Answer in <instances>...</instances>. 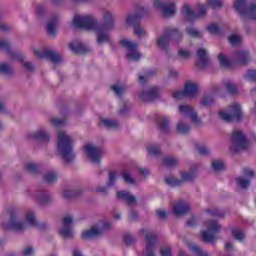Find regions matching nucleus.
Listing matches in <instances>:
<instances>
[{
  "label": "nucleus",
  "mask_w": 256,
  "mask_h": 256,
  "mask_svg": "<svg viewBox=\"0 0 256 256\" xmlns=\"http://www.w3.org/2000/svg\"><path fill=\"white\" fill-rule=\"evenodd\" d=\"M72 27L75 29H94L97 33V42L101 45L107 43L111 37L109 31H113V24L107 25L105 28L97 27V20L91 15H76L72 20Z\"/></svg>",
  "instance_id": "nucleus-1"
},
{
  "label": "nucleus",
  "mask_w": 256,
  "mask_h": 256,
  "mask_svg": "<svg viewBox=\"0 0 256 256\" xmlns=\"http://www.w3.org/2000/svg\"><path fill=\"white\" fill-rule=\"evenodd\" d=\"M8 214L10 215V219L8 222H3L2 227L6 231H24L27 228V225L30 227H38L39 229H45L47 227L46 224H39L37 219H35V213L29 210L25 215V221H18L17 220V210L16 209H9Z\"/></svg>",
  "instance_id": "nucleus-2"
},
{
  "label": "nucleus",
  "mask_w": 256,
  "mask_h": 256,
  "mask_svg": "<svg viewBox=\"0 0 256 256\" xmlns=\"http://www.w3.org/2000/svg\"><path fill=\"white\" fill-rule=\"evenodd\" d=\"M73 143H75L73 135L63 130L58 131L56 149L64 163H73V161H75V157H77L75 150H73Z\"/></svg>",
  "instance_id": "nucleus-3"
},
{
  "label": "nucleus",
  "mask_w": 256,
  "mask_h": 256,
  "mask_svg": "<svg viewBox=\"0 0 256 256\" xmlns=\"http://www.w3.org/2000/svg\"><path fill=\"white\" fill-rule=\"evenodd\" d=\"M82 153L90 163L99 165L103 159V155H105V150L91 142H86L82 146Z\"/></svg>",
  "instance_id": "nucleus-4"
},
{
  "label": "nucleus",
  "mask_w": 256,
  "mask_h": 256,
  "mask_svg": "<svg viewBox=\"0 0 256 256\" xmlns=\"http://www.w3.org/2000/svg\"><path fill=\"white\" fill-rule=\"evenodd\" d=\"M198 169L199 165H194L190 168V171H181L180 179L174 176H168L165 178V181L170 187H182L184 183H189V181H193L197 177Z\"/></svg>",
  "instance_id": "nucleus-5"
},
{
  "label": "nucleus",
  "mask_w": 256,
  "mask_h": 256,
  "mask_svg": "<svg viewBox=\"0 0 256 256\" xmlns=\"http://www.w3.org/2000/svg\"><path fill=\"white\" fill-rule=\"evenodd\" d=\"M251 147V141L247 140L240 130H235L232 133L230 151L237 153V151H243Z\"/></svg>",
  "instance_id": "nucleus-6"
},
{
  "label": "nucleus",
  "mask_w": 256,
  "mask_h": 256,
  "mask_svg": "<svg viewBox=\"0 0 256 256\" xmlns=\"http://www.w3.org/2000/svg\"><path fill=\"white\" fill-rule=\"evenodd\" d=\"M204 225L208 230H202L200 235L205 243H213L217 239L215 235L221 230V225L216 220H207Z\"/></svg>",
  "instance_id": "nucleus-7"
},
{
  "label": "nucleus",
  "mask_w": 256,
  "mask_h": 256,
  "mask_svg": "<svg viewBox=\"0 0 256 256\" xmlns=\"http://www.w3.org/2000/svg\"><path fill=\"white\" fill-rule=\"evenodd\" d=\"M199 85L193 81H187L183 90H176L172 93L174 99H183V97H197Z\"/></svg>",
  "instance_id": "nucleus-8"
},
{
  "label": "nucleus",
  "mask_w": 256,
  "mask_h": 256,
  "mask_svg": "<svg viewBox=\"0 0 256 256\" xmlns=\"http://www.w3.org/2000/svg\"><path fill=\"white\" fill-rule=\"evenodd\" d=\"M219 116L224 121H232V119H236L239 121L243 119V110L241 109V104L233 103L228 107V110H221L219 112Z\"/></svg>",
  "instance_id": "nucleus-9"
},
{
  "label": "nucleus",
  "mask_w": 256,
  "mask_h": 256,
  "mask_svg": "<svg viewBox=\"0 0 256 256\" xmlns=\"http://www.w3.org/2000/svg\"><path fill=\"white\" fill-rule=\"evenodd\" d=\"M120 45H122V47H126V57L128 61H139V59L143 57V54H141L140 51L137 50V47H139V45L136 42L128 39H121Z\"/></svg>",
  "instance_id": "nucleus-10"
},
{
  "label": "nucleus",
  "mask_w": 256,
  "mask_h": 256,
  "mask_svg": "<svg viewBox=\"0 0 256 256\" xmlns=\"http://www.w3.org/2000/svg\"><path fill=\"white\" fill-rule=\"evenodd\" d=\"M31 50L33 51V54L39 59H45L49 57V59H51L54 63H59L61 61V56L59 54L51 50L44 49L39 45H32Z\"/></svg>",
  "instance_id": "nucleus-11"
},
{
  "label": "nucleus",
  "mask_w": 256,
  "mask_h": 256,
  "mask_svg": "<svg viewBox=\"0 0 256 256\" xmlns=\"http://www.w3.org/2000/svg\"><path fill=\"white\" fill-rule=\"evenodd\" d=\"M153 5L155 9L162 11L165 17H171L177 13V2L175 0H170L166 4H163L161 0H153Z\"/></svg>",
  "instance_id": "nucleus-12"
},
{
  "label": "nucleus",
  "mask_w": 256,
  "mask_h": 256,
  "mask_svg": "<svg viewBox=\"0 0 256 256\" xmlns=\"http://www.w3.org/2000/svg\"><path fill=\"white\" fill-rule=\"evenodd\" d=\"M234 7L238 13L243 15L246 19L256 20V4L250 5L245 9V0H237Z\"/></svg>",
  "instance_id": "nucleus-13"
},
{
  "label": "nucleus",
  "mask_w": 256,
  "mask_h": 256,
  "mask_svg": "<svg viewBox=\"0 0 256 256\" xmlns=\"http://www.w3.org/2000/svg\"><path fill=\"white\" fill-rule=\"evenodd\" d=\"M28 139H35L39 143H49L51 141V133L47 127L40 126L35 131L28 133Z\"/></svg>",
  "instance_id": "nucleus-14"
},
{
  "label": "nucleus",
  "mask_w": 256,
  "mask_h": 256,
  "mask_svg": "<svg viewBox=\"0 0 256 256\" xmlns=\"http://www.w3.org/2000/svg\"><path fill=\"white\" fill-rule=\"evenodd\" d=\"M178 111L180 115H185L186 117H189L192 123L194 125L201 124V118H199V115L197 114V111L195 109L187 104H182L178 107Z\"/></svg>",
  "instance_id": "nucleus-15"
},
{
  "label": "nucleus",
  "mask_w": 256,
  "mask_h": 256,
  "mask_svg": "<svg viewBox=\"0 0 256 256\" xmlns=\"http://www.w3.org/2000/svg\"><path fill=\"white\" fill-rule=\"evenodd\" d=\"M161 93L159 86H151L146 91H142L138 94L139 99L142 101H154Z\"/></svg>",
  "instance_id": "nucleus-16"
},
{
  "label": "nucleus",
  "mask_w": 256,
  "mask_h": 256,
  "mask_svg": "<svg viewBox=\"0 0 256 256\" xmlns=\"http://www.w3.org/2000/svg\"><path fill=\"white\" fill-rule=\"evenodd\" d=\"M63 229L60 230V235L64 239H73V231H71V223H73V216H65L62 218Z\"/></svg>",
  "instance_id": "nucleus-17"
},
{
  "label": "nucleus",
  "mask_w": 256,
  "mask_h": 256,
  "mask_svg": "<svg viewBox=\"0 0 256 256\" xmlns=\"http://www.w3.org/2000/svg\"><path fill=\"white\" fill-rule=\"evenodd\" d=\"M146 251L143 256H155L153 246L157 243V234L148 233L145 235Z\"/></svg>",
  "instance_id": "nucleus-18"
},
{
  "label": "nucleus",
  "mask_w": 256,
  "mask_h": 256,
  "mask_svg": "<svg viewBox=\"0 0 256 256\" xmlns=\"http://www.w3.org/2000/svg\"><path fill=\"white\" fill-rule=\"evenodd\" d=\"M181 13L189 23H193V21H197V19H199V16L195 13V10H193V7L190 6V4H184L182 6Z\"/></svg>",
  "instance_id": "nucleus-19"
},
{
  "label": "nucleus",
  "mask_w": 256,
  "mask_h": 256,
  "mask_svg": "<svg viewBox=\"0 0 256 256\" xmlns=\"http://www.w3.org/2000/svg\"><path fill=\"white\" fill-rule=\"evenodd\" d=\"M191 211V206L183 201V199L178 200V202L173 207V213L176 217H181V215H187Z\"/></svg>",
  "instance_id": "nucleus-20"
},
{
  "label": "nucleus",
  "mask_w": 256,
  "mask_h": 256,
  "mask_svg": "<svg viewBox=\"0 0 256 256\" xmlns=\"http://www.w3.org/2000/svg\"><path fill=\"white\" fill-rule=\"evenodd\" d=\"M197 55L199 57V60L197 62V67H199V69H203L206 65H209V54L207 52V49L199 48L197 51Z\"/></svg>",
  "instance_id": "nucleus-21"
},
{
  "label": "nucleus",
  "mask_w": 256,
  "mask_h": 256,
  "mask_svg": "<svg viewBox=\"0 0 256 256\" xmlns=\"http://www.w3.org/2000/svg\"><path fill=\"white\" fill-rule=\"evenodd\" d=\"M117 179H119V173H117L115 171L109 172L107 185L99 187L98 191L105 193V191H107V189H109L111 187V185H115V183H117Z\"/></svg>",
  "instance_id": "nucleus-22"
},
{
  "label": "nucleus",
  "mask_w": 256,
  "mask_h": 256,
  "mask_svg": "<svg viewBox=\"0 0 256 256\" xmlns=\"http://www.w3.org/2000/svg\"><path fill=\"white\" fill-rule=\"evenodd\" d=\"M235 59H236L237 63H239L240 65H245V64L249 63V61H251V55L249 54V51H247V50H239L235 54Z\"/></svg>",
  "instance_id": "nucleus-23"
},
{
  "label": "nucleus",
  "mask_w": 256,
  "mask_h": 256,
  "mask_svg": "<svg viewBox=\"0 0 256 256\" xmlns=\"http://www.w3.org/2000/svg\"><path fill=\"white\" fill-rule=\"evenodd\" d=\"M157 123L161 133H169V131H171V125L169 124V118L167 116H160Z\"/></svg>",
  "instance_id": "nucleus-24"
},
{
  "label": "nucleus",
  "mask_w": 256,
  "mask_h": 256,
  "mask_svg": "<svg viewBox=\"0 0 256 256\" xmlns=\"http://www.w3.org/2000/svg\"><path fill=\"white\" fill-rule=\"evenodd\" d=\"M100 125H102V127H107L108 129H118V127L121 126V123L109 117H102L100 118Z\"/></svg>",
  "instance_id": "nucleus-25"
},
{
  "label": "nucleus",
  "mask_w": 256,
  "mask_h": 256,
  "mask_svg": "<svg viewBox=\"0 0 256 256\" xmlns=\"http://www.w3.org/2000/svg\"><path fill=\"white\" fill-rule=\"evenodd\" d=\"M145 15V9L141 8L137 10L135 13L128 14L126 16L127 25H133V23H137V20L141 19Z\"/></svg>",
  "instance_id": "nucleus-26"
},
{
  "label": "nucleus",
  "mask_w": 256,
  "mask_h": 256,
  "mask_svg": "<svg viewBox=\"0 0 256 256\" xmlns=\"http://www.w3.org/2000/svg\"><path fill=\"white\" fill-rule=\"evenodd\" d=\"M156 45L162 51L169 49V34H162L156 40Z\"/></svg>",
  "instance_id": "nucleus-27"
},
{
  "label": "nucleus",
  "mask_w": 256,
  "mask_h": 256,
  "mask_svg": "<svg viewBox=\"0 0 256 256\" xmlns=\"http://www.w3.org/2000/svg\"><path fill=\"white\" fill-rule=\"evenodd\" d=\"M57 179H59V172L55 169L49 170L43 175L45 183H57Z\"/></svg>",
  "instance_id": "nucleus-28"
},
{
  "label": "nucleus",
  "mask_w": 256,
  "mask_h": 256,
  "mask_svg": "<svg viewBox=\"0 0 256 256\" xmlns=\"http://www.w3.org/2000/svg\"><path fill=\"white\" fill-rule=\"evenodd\" d=\"M101 236V230L97 227H92L89 230H85L81 234L82 239H91L93 237Z\"/></svg>",
  "instance_id": "nucleus-29"
},
{
  "label": "nucleus",
  "mask_w": 256,
  "mask_h": 256,
  "mask_svg": "<svg viewBox=\"0 0 256 256\" xmlns=\"http://www.w3.org/2000/svg\"><path fill=\"white\" fill-rule=\"evenodd\" d=\"M24 170L30 175H37L39 174V164L35 162H26L24 163Z\"/></svg>",
  "instance_id": "nucleus-30"
},
{
  "label": "nucleus",
  "mask_w": 256,
  "mask_h": 256,
  "mask_svg": "<svg viewBox=\"0 0 256 256\" xmlns=\"http://www.w3.org/2000/svg\"><path fill=\"white\" fill-rule=\"evenodd\" d=\"M59 23V16H54L47 24V31L49 35H55L57 33V25Z\"/></svg>",
  "instance_id": "nucleus-31"
},
{
  "label": "nucleus",
  "mask_w": 256,
  "mask_h": 256,
  "mask_svg": "<svg viewBox=\"0 0 256 256\" xmlns=\"http://www.w3.org/2000/svg\"><path fill=\"white\" fill-rule=\"evenodd\" d=\"M38 205H49L53 201L51 194L40 193L36 196Z\"/></svg>",
  "instance_id": "nucleus-32"
},
{
  "label": "nucleus",
  "mask_w": 256,
  "mask_h": 256,
  "mask_svg": "<svg viewBox=\"0 0 256 256\" xmlns=\"http://www.w3.org/2000/svg\"><path fill=\"white\" fill-rule=\"evenodd\" d=\"M122 179L124 183H128V185H137V179L133 177V174H131V170H124L122 172Z\"/></svg>",
  "instance_id": "nucleus-33"
},
{
  "label": "nucleus",
  "mask_w": 256,
  "mask_h": 256,
  "mask_svg": "<svg viewBox=\"0 0 256 256\" xmlns=\"http://www.w3.org/2000/svg\"><path fill=\"white\" fill-rule=\"evenodd\" d=\"M69 47L73 53H85L86 51L85 45L79 41L71 42Z\"/></svg>",
  "instance_id": "nucleus-34"
},
{
  "label": "nucleus",
  "mask_w": 256,
  "mask_h": 256,
  "mask_svg": "<svg viewBox=\"0 0 256 256\" xmlns=\"http://www.w3.org/2000/svg\"><path fill=\"white\" fill-rule=\"evenodd\" d=\"M116 198L128 204L135 203L136 201L135 196L130 195L129 193H117Z\"/></svg>",
  "instance_id": "nucleus-35"
},
{
  "label": "nucleus",
  "mask_w": 256,
  "mask_h": 256,
  "mask_svg": "<svg viewBox=\"0 0 256 256\" xmlns=\"http://www.w3.org/2000/svg\"><path fill=\"white\" fill-rule=\"evenodd\" d=\"M215 103V96L213 94H206L200 101V105L203 107H209V105H213Z\"/></svg>",
  "instance_id": "nucleus-36"
},
{
  "label": "nucleus",
  "mask_w": 256,
  "mask_h": 256,
  "mask_svg": "<svg viewBox=\"0 0 256 256\" xmlns=\"http://www.w3.org/2000/svg\"><path fill=\"white\" fill-rule=\"evenodd\" d=\"M226 168L227 165L225 164V161L221 159H215L212 161V169H214V171H225Z\"/></svg>",
  "instance_id": "nucleus-37"
},
{
  "label": "nucleus",
  "mask_w": 256,
  "mask_h": 256,
  "mask_svg": "<svg viewBox=\"0 0 256 256\" xmlns=\"http://www.w3.org/2000/svg\"><path fill=\"white\" fill-rule=\"evenodd\" d=\"M236 185L239 189H247L251 185V180L245 177H238L236 179Z\"/></svg>",
  "instance_id": "nucleus-38"
},
{
  "label": "nucleus",
  "mask_w": 256,
  "mask_h": 256,
  "mask_svg": "<svg viewBox=\"0 0 256 256\" xmlns=\"http://www.w3.org/2000/svg\"><path fill=\"white\" fill-rule=\"evenodd\" d=\"M146 151L148 155H159V153H161V148L157 144H148L146 146Z\"/></svg>",
  "instance_id": "nucleus-39"
},
{
  "label": "nucleus",
  "mask_w": 256,
  "mask_h": 256,
  "mask_svg": "<svg viewBox=\"0 0 256 256\" xmlns=\"http://www.w3.org/2000/svg\"><path fill=\"white\" fill-rule=\"evenodd\" d=\"M191 129V126L189 124H186L185 121L180 120L176 125V131L178 133H187Z\"/></svg>",
  "instance_id": "nucleus-40"
},
{
  "label": "nucleus",
  "mask_w": 256,
  "mask_h": 256,
  "mask_svg": "<svg viewBox=\"0 0 256 256\" xmlns=\"http://www.w3.org/2000/svg\"><path fill=\"white\" fill-rule=\"evenodd\" d=\"M103 19H104L105 21H111V22H110V23H107V24L104 25V26H99V25L96 24V27H102V28L105 29V27H107V25H113V29H115V23H113V14H112L111 12L105 11V12L103 13Z\"/></svg>",
  "instance_id": "nucleus-41"
},
{
  "label": "nucleus",
  "mask_w": 256,
  "mask_h": 256,
  "mask_svg": "<svg viewBox=\"0 0 256 256\" xmlns=\"http://www.w3.org/2000/svg\"><path fill=\"white\" fill-rule=\"evenodd\" d=\"M206 213H208V215H211L212 217H225V212L217 208H209L206 210Z\"/></svg>",
  "instance_id": "nucleus-42"
},
{
  "label": "nucleus",
  "mask_w": 256,
  "mask_h": 256,
  "mask_svg": "<svg viewBox=\"0 0 256 256\" xmlns=\"http://www.w3.org/2000/svg\"><path fill=\"white\" fill-rule=\"evenodd\" d=\"M49 121L53 127H61V125H65V118H59L57 116H52V117H50Z\"/></svg>",
  "instance_id": "nucleus-43"
},
{
  "label": "nucleus",
  "mask_w": 256,
  "mask_h": 256,
  "mask_svg": "<svg viewBox=\"0 0 256 256\" xmlns=\"http://www.w3.org/2000/svg\"><path fill=\"white\" fill-rule=\"evenodd\" d=\"M186 33L187 35H189L190 37H195L197 39L203 37V33H201V31L197 30L194 27H188L186 28Z\"/></svg>",
  "instance_id": "nucleus-44"
},
{
  "label": "nucleus",
  "mask_w": 256,
  "mask_h": 256,
  "mask_svg": "<svg viewBox=\"0 0 256 256\" xmlns=\"http://www.w3.org/2000/svg\"><path fill=\"white\" fill-rule=\"evenodd\" d=\"M111 89L116 95L120 96L127 91V86L123 84H115L111 87Z\"/></svg>",
  "instance_id": "nucleus-45"
},
{
  "label": "nucleus",
  "mask_w": 256,
  "mask_h": 256,
  "mask_svg": "<svg viewBox=\"0 0 256 256\" xmlns=\"http://www.w3.org/2000/svg\"><path fill=\"white\" fill-rule=\"evenodd\" d=\"M206 3L212 9H221L223 7V0H206Z\"/></svg>",
  "instance_id": "nucleus-46"
},
{
  "label": "nucleus",
  "mask_w": 256,
  "mask_h": 256,
  "mask_svg": "<svg viewBox=\"0 0 256 256\" xmlns=\"http://www.w3.org/2000/svg\"><path fill=\"white\" fill-rule=\"evenodd\" d=\"M232 235L234 236V239H237V241L245 240V232H243V230L234 228V229H232Z\"/></svg>",
  "instance_id": "nucleus-47"
},
{
  "label": "nucleus",
  "mask_w": 256,
  "mask_h": 256,
  "mask_svg": "<svg viewBox=\"0 0 256 256\" xmlns=\"http://www.w3.org/2000/svg\"><path fill=\"white\" fill-rule=\"evenodd\" d=\"M208 9L209 6L207 4L198 5V13L196 14L198 16V19H201V17H205L207 15Z\"/></svg>",
  "instance_id": "nucleus-48"
},
{
  "label": "nucleus",
  "mask_w": 256,
  "mask_h": 256,
  "mask_svg": "<svg viewBox=\"0 0 256 256\" xmlns=\"http://www.w3.org/2000/svg\"><path fill=\"white\" fill-rule=\"evenodd\" d=\"M206 31H208V33H211L212 35H217V33H219V25H217L216 23H209L206 26Z\"/></svg>",
  "instance_id": "nucleus-49"
},
{
  "label": "nucleus",
  "mask_w": 256,
  "mask_h": 256,
  "mask_svg": "<svg viewBox=\"0 0 256 256\" xmlns=\"http://www.w3.org/2000/svg\"><path fill=\"white\" fill-rule=\"evenodd\" d=\"M170 35L174 43H179L183 39V33H181L179 30H174L170 33Z\"/></svg>",
  "instance_id": "nucleus-50"
},
{
  "label": "nucleus",
  "mask_w": 256,
  "mask_h": 256,
  "mask_svg": "<svg viewBox=\"0 0 256 256\" xmlns=\"http://www.w3.org/2000/svg\"><path fill=\"white\" fill-rule=\"evenodd\" d=\"M229 43H231V45H239V43H241L242 38L239 34H231L228 37Z\"/></svg>",
  "instance_id": "nucleus-51"
},
{
  "label": "nucleus",
  "mask_w": 256,
  "mask_h": 256,
  "mask_svg": "<svg viewBox=\"0 0 256 256\" xmlns=\"http://www.w3.org/2000/svg\"><path fill=\"white\" fill-rule=\"evenodd\" d=\"M178 57L179 59H189V57H191V51L185 48H180L178 49Z\"/></svg>",
  "instance_id": "nucleus-52"
},
{
  "label": "nucleus",
  "mask_w": 256,
  "mask_h": 256,
  "mask_svg": "<svg viewBox=\"0 0 256 256\" xmlns=\"http://www.w3.org/2000/svg\"><path fill=\"white\" fill-rule=\"evenodd\" d=\"M218 60L220 62V65H222L223 67H229V65H231V60H229V58H227V56H225L224 54L218 55Z\"/></svg>",
  "instance_id": "nucleus-53"
},
{
  "label": "nucleus",
  "mask_w": 256,
  "mask_h": 256,
  "mask_svg": "<svg viewBox=\"0 0 256 256\" xmlns=\"http://www.w3.org/2000/svg\"><path fill=\"white\" fill-rule=\"evenodd\" d=\"M196 150L198 151V153L200 155H209V153H210L209 148L203 144H197Z\"/></svg>",
  "instance_id": "nucleus-54"
},
{
  "label": "nucleus",
  "mask_w": 256,
  "mask_h": 256,
  "mask_svg": "<svg viewBox=\"0 0 256 256\" xmlns=\"http://www.w3.org/2000/svg\"><path fill=\"white\" fill-rule=\"evenodd\" d=\"M179 163V160L174 157H167L164 160V164L167 165V167H175Z\"/></svg>",
  "instance_id": "nucleus-55"
},
{
  "label": "nucleus",
  "mask_w": 256,
  "mask_h": 256,
  "mask_svg": "<svg viewBox=\"0 0 256 256\" xmlns=\"http://www.w3.org/2000/svg\"><path fill=\"white\" fill-rule=\"evenodd\" d=\"M224 87L229 93H236L237 92V86L231 81H227L224 83Z\"/></svg>",
  "instance_id": "nucleus-56"
},
{
  "label": "nucleus",
  "mask_w": 256,
  "mask_h": 256,
  "mask_svg": "<svg viewBox=\"0 0 256 256\" xmlns=\"http://www.w3.org/2000/svg\"><path fill=\"white\" fill-rule=\"evenodd\" d=\"M192 251H194V253L197 256H209V254L205 251H203V249H201V247L197 246V245H193L191 247Z\"/></svg>",
  "instance_id": "nucleus-57"
},
{
  "label": "nucleus",
  "mask_w": 256,
  "mask_h": 256,
  "mask_svg": "<svg viewBox=\"0 0 256 256\" xmlns=\"http://www.w3.org/2000/svg\"><path fill=\"white\" fill-rule=\"evenodd\" d=\"M160 255L161 256H173L171 252V246H162L160 248Z\"/></svg>",
  "instance_id": "nucleus-58"
},
{
  "label": "nucleus",
  "mask_w": 256,
  "mask_h": 256,
  "mask_svg": "<svg viewBox=\"0 0 256 256\" xmlns=\"http://www.w3.org/2000/svg\"><path fill=\"white\" fill-rule=\"evenodd\" d=\"M245 78L248 81H256V70H249L246 74H245Z\"/></svg>",
  "instance_id": "nucleus-59"
},
{
  "label": "nucleus",
  "mask_w": 256,
  "mask_h": 256,
  "mask_svg": "<svg viewBox=\"0 0 256 256\" xmlns=\"http://www.w3.org/2000/svg\"><path fill=\"white\" fill-rule=\"evenodd\" d=\"M134 33L138 37H143V35H145V28H143V26H135Z\"/></svg>",
  "instance_id": "nucleus-60"
},
{
  "label": "nucleus",
  "mask_w": 256,
  "mask_h": 256,
  "mask_svg": "<svg viewBox=\"0 0 256 256\" xmlns=\"http://www.w3.org/2000/svg\"><path fill=\"white\" fill-rule=\"evenodd\" d=\"M136 171L142 175V177H147V175H149V168L146 167H137Z\"/></svg>",
  "instance_id": "nucleus-61"
},
{
  "label": "nucleus",
  "mask_w": 256,
  "mask_h": 256,
  "mask_svg": "<svg viewBox=\"0 0 256 256\" xmlns=\"http://www.w3.org/2000/svg\"><path fill=\"white\" fill-rule=\"evenodd\" d=\"M33 253H34V250H33V247H31V246L25 247L22 251L23 256H31V255H33Z\"/></svg>",
  "instance_id": "nucleus-62"
},
{
  "label": "nucleus",
  "mask_w": 256,
  "mask_h": 256,
  "mask_svg": "<svg viewBox=\"0 0 256 256\" xmlns=\"http://www.w3.org/2000/svg\"><path fill=\"white\" fill-rule=\"evenodd\" d=\"M244 175L245 177L251 180L253 179V177H255V171H253L252 169L246 168L244 169Z\"/></svg>",
  "instance_id": "nucleus-63"
},
{
  "label": "nucleus",
  "mask_w": 256,
  "mask_h": 256,
  "mask_svg": "<svg viewBox=\"0 0 256 256\" xmlns=\"http://www.w3.org/2000/svg\"><path fill=\"white\" fill-rule=\"evenodd\" d=\"M10 71H11V66L5 63L0 64V73H10Z\"/></svg>",
  "instance_id": "nucleus-64"
}]
</instances>
